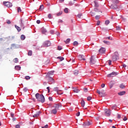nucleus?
Masks as SVG:
<instances>
[{
    "label": "nucleus",
    "instance_id": "30",
    "mask_svg": "<svg viewBox=\"0 0 128 128\" xmlns=\"http://www.w3.org/2000/svg\"><path fill=\"white\" fill-rule=\"evenodd\" d=\"M120 88H124L125 86H124V84H120Z\"/></svg>",
    "mask_w": 128,
    "mask_h": 128
},
{
    "label": "nucleus",
    "instance_id": "59",
    "mask_svg": "<svg viewBox=\"0 0 128 128\" xmlns=\"http://www.w3.org/2000/svg\"><path fill=\"white\" fill-rule=\"evenodd\" d=\"M58 50H62V46H58Z\"/></svg>",
    "mask_w": 128,
    "mask_h": 128
},
{
    "label": "nucleus",
    "instance_id": "22",
    "mask_svg": "<svg viewBox=\"0 0 128 128\" xmlns=\"http://www.w3.org/2000/svg\"><path fill=\"white\" fill-rule=\"evenodd\" d=\"M20 39L22 40H24L26 39V36L24 34L21 35Z\"/></svg>",
    "mask_w": 128,
    "mask_h": 128
},
{
    "label": "nucleus",
    "instance_id": "15",
    "mask_svg": "<svg viewBox=\"0 0 128 128\" xmlns=\"http://www.w3.org/2000/svg\"><path fill=\"white\" fill-rule=\"evenodd\" d=\"M57 112H58V110H56V109H53L51 111V113L52 114H56Z\"/></svg>",
    "mask_w": 128,
    "mask_h": 128
},
{
    "label": "nucleus",
    "instance_id": "17",
    "mask_svg": "<svg viewBox=\"0 0 128 128\" xmlns=\"http://www.w3.org/2000/svg\"><path fill=\"white\" fill-rule=\"evenodd\" d=\"M118 94L119 96H124V94H126V91H122L121 92H120L118 93Z\"/></svg>",
    "mask_w": 128,
    "mask_h": 128
},
{
    "label": "nucleus",
    "instance_id": "4",
    "mask_svg": "<svg viewBox=\"0 0 128 128\" xmlns=\"http://www.w3.org/2000/svg\"><path fill=\"white\" fill-rule=\"evenodd\" d=\"M3 4L5 6H7V8H12V4L10 3V2H4Z\"/></svg>",
    "mask_w": 128,
    "mask_h": 128
},
{
    "label": "nucleus",
    "instance_id": "36",
    "mask_svg": "<svg viewBox=\"0 0 128 128\" xmlns=\"http://www.w3.org/2000/svg\"><path fill=\"white\" fill-rule=\"evenodd\" d=\"M108 24H110V20H106L105 22V24H106V26H108Z\"/></svg>",
    "mask_w": 128,
    "mask_h": 128
},
{
    "label": "nucleus",
    "instance_id": "28",
    "mask_svg": "<svg viewBox=\"0 0 128 128\" xmlns=\"http://www.w3.org/2000/svg\"><path fill=\"white\" fill-rule=\"evenodd\" d=\"M66 44H68L70 42V38H68L66 40L64 41Z\"/></svg>",
    "mask_w": 128,
    "mask_h": 128
},
{
    "label": "nucleus",
    "instance_id": "34",
    "mask_svg": "<svg viewBox=\"0 0 128 128\" xmlns=\"http://www.w3.org/2000/svg\"><path fill=\"white\" fill-rule=\"evenodd\" d=\"M54 90L55 92H58L60 90H58V88L56 87L54 88Z\"/></svg>",
    "mask_w": 128,
    "mask_h": 128
},
{
    "label": "nucleus",
    "instance_id": "50",
    "mask_svg": "<svg viewBox=\"0 0 128 128\" xmlns=\"http://www.w3.org/2000/svg\"><path fill=\"white\" fill-rule=\"evenodd\" d=\"M18 12H22V10L20 9V7H18Z\"/></svg>",
    "mask_w": 128,
    "mask_h": 128
},
{
    "label": "nucleus",
    "instance_id": "49",
    "mask_svg": "<svg viewBox=\"0 0 128 128\" xmlns=\"http://www.w3.org/2000/svg\"><path fill=\"white\" fill-rule=\"evenodd\" d=\"M96 20H99L100 19V16H95Z\"/></svg>",
    "mask_w": 128,
    "mask_h": 128
},
{
    "label": "nucleus",
    "instance_id": "33",
    "mask_svg": "<svg viewBox=\"0 0 128 128\" xmlns=\"http://www.w3.org/2000/svg\"><path fill=\"white\" fill-rule=\"evenodd\" d=\"M32 50H30L28 52V56H32Z\"/></svg>",
    "mask_w": 128,
    "mask_h": 128
},
{
    "label": "nucleus",
    "instance_id": "54",
    "mask_svg": "<svg viewBox=\"0 0 128 128\" xmlns=\"http://www.w3.org/2000/svg\"><path fill=\"white\" fill-rule=\"evenodd\" d=\"M84 92H88V88H84Z\"/></svg>",
    "mask_w": 128,
    "mask_h": 128
},
{
    "label": "nucleus",
    "instance_id": "21",
    "mask_svg": "<svg viewBox=\"0 0 128 128\" xmlns=\"http://www.w3.org/2000/svg\"><path fill=\"white\" fill-rule=\"evenodd\" d=\"M114 82L112 81L110 82V88H112L114 86Z\"/></svg>",
    "mask_w": 128,
    "mask_h": 128
},
{
    "label": "nucleus",
    "instance_id": "64",
    "mask_svg": "<svg viewBox=\"0 0 128 128\" xmlns=\"http://www.w3.org/2000/svg\"><path fill=\"white\" fill-rule=\"evenodd\" d=\"M97 92H98L99 94H100V90H97Z\"/></svg>",
    "mask_w": 128,
    "mask_h": 128
},
{
    "label": "nucleus",
    "instance_id": "42",
    "mask_svg": "<svg viewBox=\"0 0 128 128\" xmlns=\"http://www.w3.org/2000/svg\"><path fill=\"white\" fill-rule=\"evenodd\" d=\"M82 14H78L77 16L78 18H82Z\"/></svg>",
    "mask_w": 128,
    "mask_h": 128
},
{
    "label": "nucleus",
    "instance_id": "44",
    "mask_svg": "<svg viewBox=\"0 0 128 128\" xmlns=\"http://www.w3.org/2000/svg\"><path fill=\"white\" fill-rule=\"evenodd\" d=\"M122 28H120V26H116V30H120Z\"/></svg>",
    "mask_w": 128,
    "mask_h": 128
},
{
    "label": "nucleus",
    "instance_id": "53",
    "mask_svg": "<svg viewBox=\"0 0 128 128\" xmlns=\"http://www.w3.org/2000/svg\"><path fill=\"white\" fill-rule=\"evenodd\" d=\"M94 11H95L96 12H98V8H94Z\"/></svg>",
    "mask_w": 128,
    "mask_h": 128
},
{
    "label": "nucleus",
    "instance_id": "38",
    "mask_svg": "<svg viewBox=\"0 0 128 128\" xmlns=\"http://www.w3.org/2000/svg\"><path fill=\"white\" fill-rule=\"evenodd\" d=\"M78 44V42L76 41L74 42L73 43V46H76Z\"/></svg>",
    "mask_w": 128,
    "mask_h": 128
},
{
    "label": "nucleus",
    "instance_id": "35",
    "mask_svg": "<svg viewBox=\"0 0 128 128\" xmlns=\"http://www.w3.org/2000/svg\"><path fill=\"white\" fill-rule=\"evenodd\" d=\"M64 12L66 14H68V8H66L64 9Z\"/></svg>",
    "mask_w": 128,
    "mask_h": 128
},
{
    "label": "nucleus",
    "instance_id": "55",
    "mask_svg": "<svg viewBox=\"0 0 128 128\" xmlns=\"http://www.w3.org/2000/svg\"><path fill=\"white\" fill-rule=\"evenodd\" d=\"M100 21L98 20L96 23V26H100Z\"/></svg>",
    "mask_w": 128,
    "mask_h": 128
},
{
    "label": "nucleus",
    "instance_id": "47",
    "mask_svg": "<svg viewBox=\"0 0 128 128\" xmlns=\"http://www.w3.org/2000/svg\"><path fill=\"white\" fill-rule=\"evenodd\" d=\"M6 23L8 24H11L10 20H6Z\"/></svg>",
    "mask_w": 128,
    "mask_h": 128
},
{
    "label": "nucleus",
    "instance_id": "5",
    "mask_svg": "<svg viewBox=\"0 0 128 128\" xmlns=\"http://www.w3.org/2000/svg\"><path fill=\"white\" fill-rule=\"evenodd\" d=\"M62 106V105L60 104H56L54 106V109H55L56 110H59L60 108Z\"/></svg>",
    "mask_w": 128,
    "mask_h": 128
},
{
    "label": "nucleus",
    "instance_id": "29",
    "mask_svg": "<svg viewBox=\"0 0 128 128\" xmlns=\"http://www.w3.org/2000/svg\"><path fill=\"white\" fill-rule=\"evenodd\" d=\"M42 34H44L45 32H46V30L44 29V28H42Z\"/></svg>",
    "mask_w": 128,
    "mask_h": 128
},
{
    "label": "nucleus",
    "instance_id": "3",
    "mask_svg": "<svg viewBox=\"0 0 128 128\" xmlns=\"http://www.w3.org/2000/svg\"><path fill=\"white\" fill-rule=\"evenodd\" d=\"M118 52H115L114 53V54L112 56V60L113 62H116V60H118Z\"/></svg>",
    "mask_w": 128,
    "mask_h": 128
},
{
    "label": "nucleus",
    "instance_id": "46",
    "mask_svg": "<svg viewBox=\"0 0 128 128\" xmlns=\"http://www.w3.org/2000/svg\"><path fill=\"white\" fill-rule=\"evenodd\" d=\"M39 10H44V5H41L39 8Z\"/></svg>",
    "mask_w": 128,
    "mask_h": 128
},
{
    "label": "nucleus",
    "instance_id": "43",
    "mask_svg": "<svg viewBox=\"0 0 128 128\" xmlns=\"http://www.w3.org/2000/svg\"><path fill=\"white\" fill-rule=\"evenodd\" d=\"M62 22H64V21H62V20H59L58 21V24H62Z\"/></svg>",
    "mask_w": 128,
    "mask_h": 128
},
{
    "label": "nucleus",
    "instance_id": "39",
    "mask_svg": "<svg viewBox=\"0 0 128 128\" xmlns=\"http://www.w3.org/2000/svg\"><path fill=\"white\" fill-rule=\"evenodd\" d=\"M62 14V12H59L58 13L56 14V16H60Z\"/></svg>",
    "mask_w": 128,
    "mask_h": 128
},
{
    "label": "nucleus",
    "instance_id": "12",
    "mask_svg": "<svg viewBox=\"0 0 128 128\" xmlns=\"http://www.w3.org/2000/svg\"><path fill=\"white\" fill-rule=\"evenodd\" d=\"M110 8H112V10H116V8H118V6L116 4H114L110 6Z\"/></svg>",
    "mask_w": 128,
    "mask_h": 128
},
{
    "label": "nucleus",
    "instance_id": "58",
    "mask_svg": "<svg viewBox=\"0 0 128 128\" xmlns=\"http://www.w3.org/2000/svg\"><path fill=\"white\" fill-rule=\"evenodd\" d=\"M48 18H52V14H48Z\"/></svg>",
    "mask_w": 128,
    "mask_h": 128
},
{
    "label": "nucleus",
    "instance_id": "9",
    "mask_svg": "<svg viewBox=\"0 0 128 128\" xmlns=\"http://www.w3.org/2000/svg\"><path fill=\"white\" fill-rule=\"evenodd\" d=\"M105 114L107 116H110V110H108V109H105L104 110Z\"/></svg>",
    "mask_w": 128,
    "mask_h": 128
},
{
    "label": "nucleus",
    "instance_id": "60",
    "mask_svg": "<svg viewBox=\"0 0 128 128\" xmlns=\"http://www.w3.org/2000/svg\"><path fill=\"white\" fill-rule=\"evenodd\" d=\"M108 64L109 66H110L112 64V60H108Z\"/></svg>",
    "mask_w": 128,
    "mask_h": 128
},
{
    "label": "nucleus",
    "instance_id": "13",
    "mask_svg": "<svg viewBox=\"0 0 128 128\" xmlns=\"http://www.w3.org/2000/svg\"><path fill=\"white\" fill-rule=\"evenodd\" d=\"M54 71H51L48 72L47 74V76H48V78H50V76H54Z\"/></svg>",
    "mask_w": 128,
    "mask_h": 128
},
{
    "label": "nucleus",
    "instance_id": "19",
    "mask_svg": "<svg viewBox=\"0 0 128 128\" xmlns=\"http://www.w3.org/2000/svg\"><path fill=\"white\" fill-rule=\"evenodd\" d=\"M15 28H16L17 30L20 32V30H22V29L20 28V27H18V26L15 25Z\"/></svg>",
    "mask_w": 128,
    "mask_h": 128
},
{
    "label": "nucleus",
    "instance_id": "45",
    "mask_svg": "<svg viewBox=\"0 0 128 128\" xmlns=\"http://www.w3.org/2000/svg\"><path fill=\"white\" fill-rule=\"evenodd\" d=\"M28 88L26 87L24 88V92H28Z\"/></svg>",
    "mask_w": 128,
    "mask_h": 128
},
{
    "label": "nucleus",
    "instance_id": "23",
    "mask_svg": "<svg viewBox=\"0 0 128 128\" xmlns=\"http://www.w3.org/2000/svg\"><path fill=\"white\" fill-rule=\"evenodd\" d=\"M57 58L58 60H60V62H62V60H64V57H62V56H58Z\"/></svg>",
    "mask_w": 128,
    "mask_h": 128
},
{
    "label": "nucleus",
    "instance_id": "48",
    "mask_svg": "<svg viewBox=\"0 0 128 128\" xmlns=\"http://www.w3.org/2000/svg\"><path fill=\"white\" fill-rule=\"evenodd\" d=\"M92 100V96H88L87 98V100Z\"/></svg>",
    "mask_w": 128,
    "mask_h": 128
},
{
    "label": "nucleus",
    "instance_id": "62",
    "mask_svg": "<svg viewBox=\"0 0 128 128\" xmlns=\"http://www.w3.org/2000/svg\"><path fill=\"white\" fill-rule=\"evenodd\" d=\"M48 100H50V101H52V97H49V98H48Z\"/></svg>",
    "mask_w": 128,
    "mask_h": 128
},
{
    "label": "nucleus",
    "instance_id": "52",
    "mask_svg": "<svg viewBox=\"0 0 128 128\" xmlns=\"http://www.w3.org/2000/svg\"><path fill=\"white\" fill-rule=\"evenodd\" d=\"M16 128H20V124H16Z\"/></svg>",
    "mask_w": 128,
    "mask_h": 128
},
{
    "label": "nucleus",
    "instance_id": "24",
    "mask_svg": "<svg viewBox=\"0 0 128 128\" xmlns=\"http://www.w3.org/2000/svg\"><path fill=\"white\" fill-rule=\"evenodd\" d=\"M112 2H113L114 4H118V0H112Z\"/></svg>",
    "mask_w": 128,
    "mask_h": 128
},
{
    "label": "nucleus",
    "instance_id": "40",
    "mask_svg": "<svg viewBox=\"0 0 128 128\" xmlns=\"http://www.w3.org/2000/svg\"><path fill=\"white\" fill-rule=\"evenodd\" d=\"M90 14H91L92 16H96V13L95 12H91Z\"/></svg>",
    "mask_w": 128,
    "mask_h": 128
},
{
    "label": "nucleus",
    "instance_id": "8",
    "mask_svg": "<svg viewBox=\"0 0 128 128\" xmlns=\"http://www.w3.org/2000/svg\"><path fill=\"white\" fill-rule=\"evenodd\" d=\"M99 53L100 54H103L106 53V48H101L99 50Z\"/></svg>",
    "mask_w": 128,
    "mask_h": 128
},
{
    "label": "nucleus",
    "instance_id": "2",
    "mask_svg": "<svg viewBox=\"0 0 128 128\" xmlns=\"http://www.w3.org/2000/svg\"><path fill=\"white\" fill-rule=\"evenodd\" d=\"M96 62V56H92L90 58V64L91 65L95 64Z\"/></svg>",
    "mask_w": 128,
    "mask_h": 128
},
{
    "label": "nucleus",
    "instance_id": "61",
    "mask_svg": "<svg viewBox=\"0 0 128 128\" xmlns=\"http://www.w3.org/2000/svg\"><path fill=\"white\" fill-rule=\"evenodd\" d=\"M102 88H104V86H106V84H102L101 85Z\"/></svg>",
    "mask_w": 128,
    "mask_h": 128
},
{
    "label": "nucleus",
    "instance_id": "56",
    "mask_svg": "<svg viewBox=\"0 0 128 128\" xmlns=\"http://www.w3.org/2000/svg\"><path fill=\"white\" fill-rule=\"evenodd\" d=\"M80 112H78L77 114H76V116H80Z\"/></svg>",
    "mask_w": 128,
    "mask_h": 128
},
{
    "label": "nucleus",
    "instance_id": "18",
    "mask_svg": "<svg viewBox=\"0 0 128 128\" xmlns=\"http://www.w3.org/2000/svg\"><path fill=\"white\" fill-rule=\"evenodd\" d=\"M80 104H81L82 106L84 108V105L86 104V102H84V100H81Z\"/></svg>",
    "mask_w": 128,
    "mask_h": 128
},
{
    "label": "nucleus",
    "instance_id": "16",
    "mask_svg": "<svg viewBox=\"0 0 128 128\" xmlns=\"http://www.w3.org/2000/svg\"><path fill=\"white\" fill-rule=\"evenodd\" d=\"M72 88L74 92H80V90L78 88L72 87Z\"/></svg>",
    "mask_w": 128,
    "mask_h": 128
},
{
    "label": "nucleus",
    "instance_id": "25",
    "mask_svg": "<svg viewBox=\"0 0 128 128\" xmlns=\"http://www.w3.org/2000/svg\"><path fill=\"white\" fill-rule=\"evenodd\" d=\"M94 4L96 8L98 7V2L96 1H94Z\"/></svg>",
    "mask_w": 128,
    "mask_h": 128
},
{
    "label": "nucleus",
    "instance_id": "6",
    "mask_svg": "<svg viewBox=\"0 0 128 128\" xmlns=\"http://www.w3.org/2000/svg\"><path fill=\"white\" fill-rule=\"evenodd\" d=\"M118 76V73L116 72H112V73L107 75L108 78H114Z\"/></svg>",
    "mask_w": 128,
    "mask_h": 128
},
{
    "label": "nucleus",
    "instance_id": "27",
    "mask_svg": "<svg viewBox=\"0 0 128 128\" xmlns=\"http://www.w3.org/2000/svg\"><path fill=\"white\" fill-rule=\"evenodd\" d=\"M74 76H78V70H75L74 71Z\"/></svg>",
    "mask_w": 128,
    "mask_h": 128
},
{
    "label": "nucleus",
    "instance_id": "11",
    "mask_svg": "<svg viewBox=\"0 0 128 128\" xmlns=\"http://www.w3.org/2000/svg\"><path fill=\"white\" fill-rule=\"evenodd\" d=\"M40 114H42V112H40V111H38V112H36L33 116V118H38V116H40Z\"/></svg>",
    "mask_w": 128,
    "mask_h": 128
},
{
    "label": "nucleus",
    "instance_id": "20",
    "mask_svg": "<svg viewBox=\"0 0 128 128\" xmlns=\"http://www.w3.org/2000/svg\"><path fill=\"white\" fill-rule=\"evenodd\" d=\"M15 70H20V66H15Z\"/></svg>",
    "mask_w": 128,
    "mask_h": 128
},
{
    "label": "nucleus",
    "instance_id": "51",
    "mask_svg": "<svg viewBox=\"0 0 128 128\" xmlns=\"http://www.w3.org/2000/svg\"><path fill=\"white\" fill-rule=\"evenodd\" d=\"M42 128H48V124H46L45 126H42Z\"/></svg>",
    "mask_w": 128,
    "mask_h": 128
},
{
    "label": "nucleus",
    "instance_id": "7",
    "mask_svg": "<svg viewBox=\"0 0 128 128\" xmlns=\"http://www.w3.org/2000/svg\"><path fill=\"white\" fill-rule=\"evenodd\" d=\"M50 44H52L50 43V41H46L43 46H46V48H47L48 46H50Z\"/></svg>",
    "mask_w": 128,
    "mask_h": 128
},
{
    "label": "nucleus",
    "instance_id": "63",
    "mask_svg": "<svg viewBox=\"0 0 128 128\" xmlns=\"http://www.w3.org/2000/svg\"><path fill=\"white\" fill-rule=\"evenodd\" d=\"M117 118H120V114H117Z\"/></svg>",
    "mask_w": 128,
    "mask_h": 128
},
{
    "label": "nucleus",
    "instance_id": "41",
    "mask_svg": "<svg viewBox=\"0 0 128 128\" xmlns=\"http://www.w3.org/2000/svg\"><path fill=\"white\" fill-rule=\"evenodd\" d=\"M25 78H26V80H30V76H26L25 77Z\"/></svg>",
    "mask_w": 128,
    "mask_h": 128
},
{
    "label": "nucleus",
    "instance_id": "14",
    "mask_svg": "<svg viewBox=\"0 0 128 128\" xmlns=\"http://www.w3.org/2000/svg\"><path fill=\"white\" fill-rule=\"evenodd\" d=\"M92 124V121H88L85 123V124H84V126H90Z\"/></svg>",
    "mask_w": 128,
    "mask_h": 128
},
{
    "label": "nucleus",
    "instance_id": "10",
    "mask_svg": "<svg viewBox=\"0 0 128 128\" xmlns=\"http://www.w3.org/2000/svg\"><path fill=\"white\" fill-rule=\"evenodd\" d=\"M78 59L80 60H85L86 58H84V55H79L78 56Z\"/></svg>",
    "mask_w": 128,
    "mask_h": 128
},
{
    "label": "nucleus",
    "instance_id": "37",
    "mask_svg": "<svg viewBox=\"0 0 128 128\" xmlns=\"http://www.w3.org/2000/svg\"><path fill=\"white\" fill-rule=\"evenodd\" d=\"M14 62H16V64L18 62V58H15L14 59Z\"/></svg>",
    "mask_w": 128,
    "mask_h": 128
},
{
    "label": "nucleus",
    "instance_id": "31",
    "mask_svg": "<svg viewBox=\"0 0 128 128\" xmlns=\"http://www.w3.org/2000/svg\"><path fill=\"white\" fill-rule=\"evenodd\" d=\"M57 94H62L64 92H62V90H59L58 91Z\"/></svg>",
    "mask_w": 128,
    "mask_h": 128
},
{
    "label": "nucleus",
    "instance_id": "32",
    "mask_svg": "<svg viewBox=\"0 0 128 128\" xmlns=\"http://www.w3.org/2000/svg\"><path fill=\"white\" fill-rule=\"evenodd\" d=\"M116 105L114 104L112 107V110H116Z\"/></svg>",
    "mask_w": 128,
    "mask_h": 128
},
{
    "label": "nucleus",
    "instance_id": "57",
    "mask_svg": "<svg viewBox=\"0 0 128 128\" xmlns=\"http://www.w3.org/2000/svg\"><path fill=\"white\" fill-rule=\"evenodd\" d=\"M106 40H112V38H110V37H106L105 38Z\"/></svg>",
    "mask_w": 128,
    "mask_h": 128
},
{
    "label": "nucleus",
    "instance_id": "1",
    "mask_svg": "<svg viewBox=\"0 0 128 128\" xmlns=\"http://www.w3.org/2000/svg\"><path fill=\"white\" fill-rule=\"evenodd\" d=\"M36 98L38 100V102H44L46 100L44 99V96L42 94L37 93L36 94Z\"/></svg>",
    "mask_w": 128,
    "mask_h": 128
},
{
    "label": "nucleus",
    "instance_id": "26",
    "mask_svg": "<svg viewBox=\"0 0 128 128\" xmlns=\"http://www.w3.org/2000/svg\"><path fill=\"white\" fill-rule=\"evenodd\" d=\"M103 42H104V44H110V42L107 41V40H104Z\"/></svg>",
    "mask_w": 128,
    "mask_h": 128
}]
</instances>
